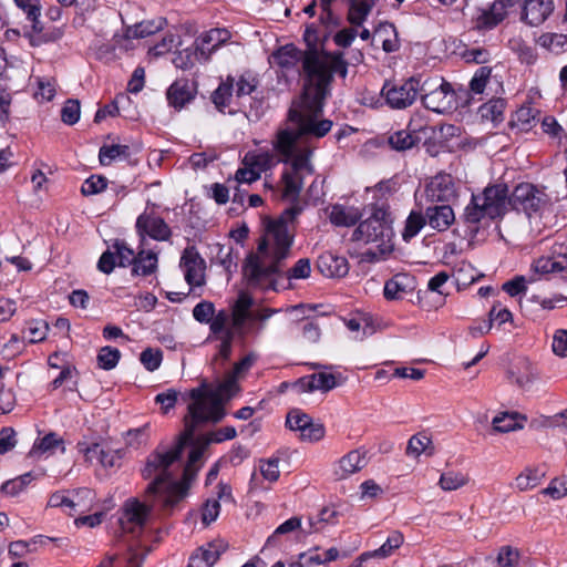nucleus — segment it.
I'll return each mask as SVG.
<instances>
[{
    "label": "nucleus",
    "mask_w": 567,
    "mask_h": 567,
    "mask_svg": "<svg viewBox=\"0 0 567 567\" xmlns=\"http://www.w3.org/2000/svg\"><path fill=\"white\" fill-rule=\"evenodd\" d=\"M275 62L290 69L302 63L305 85L301 96L296 100L288 113L293 128L278 131L274 148L280 161L287 165L282 173L284 197L296 200L303 187V179L315 173L311 163L313 146L310 138L327 135L331 127L330 120H322L323 101L334 73L346 78L348 69L341 54H329L316 50L301 51L287 44L274 53Z\"/></svg>",
    "instance_id": "1"
},
{
    "label": "nucleus",
    "mask_w": 567,
    "mask_h": 567,
    "mask_svg": "<svg viewBox=\"0 0 567 567\" xmlns=\"http://www.w3.org/2000/svg\"><path fill=\"white\" fill-rule=\"evenodd\" d=\"M238 377L229 372L215 390H207L206 385L192 389L188 393L192 403L184 417V431L178 435L171 449L158 447L146 460V475L159 471L166 473L167 468L184 451V445L193 437L196 430L206 423H217L225 416L224 402L239 391Z\"/></svg>",
    "instance_id": "2"
},
{
    "label": "nucleus",
    "mask_w": 567,
    "mask_h": 567,
    "mask_svg": "<svg viewBox=\"0 0 567 567\" xmlns=\"http://www.w3.org/2000/svg\"><path fill=\"white\" fill-rule=\"evenodd\" d=\"M548 203L549 197L544 187L522 183L509 195L507 185L495 184L485 187L480 194L472 195L470 203L464 207L461 219L467 229L475 234L482 225L504 216L509 206L530 217L540 212Z\"/></svg>",
    "instance_id": "3"
},
{
    "label": "nucleus",
    "mask_w": 567,
    "mask_h": 567,
    "mask_svg": "<svg viewBox=\"0 0 567 567\" xmlns=\"http://www.w3.org/2000/svg\"><path fill=\"white\" fill-rule=\"evenodd\" d=\"M237 435L234 426H225L217 431L209 432L205 435L198 436L194 440V436L184 445V447L192 443L188 460L183 470V477L181 482L173 480L174 470L178 467V457L167 468L166 473L155 471L154 473L146 475V465L142 470V475L146 480H153L146 491L145 495L147 501L158 503L163 509L173 508L178 502H181L187 494L190 483L195 480L197 472L203 465L202 457L206 447L210 443H220L225 440L235 439ZM182 456V454L179 455Z\"/></svg>",
    "instance_id": "4"
},
{
    "label": "nucleus",
    "mask_w": 567,
    "mask_h": 567,
    "mask_svg": "<svg viewBox=\"0 0 567 567\" xmlns=\"http://www.w3.org/2000/svg\"><path fill=\"white\" fill-rule=\"evenodd\" d=\"M293 236L284 220L271 221L258 245L256 255H251L245 266L244 275L250 285H260L272 275L282 272L284 262L291 255Z\"/></svg>",
    "instance_id": "5"
},
{
    "label": "nucleus",
    "mask_w": 567,
    "mask_h": 567,
    "mask_svg": "<svg viewBox=\"0 0 567 567\" xmlns=\"http://www.w3.org/2000/svg\"><path fill=\"white\" fill-rule=\"evenodd\" d=\"M392 237L391 221L382 209H375L369 218L359 224L352 234L354 241L373 245L362 252V259L369 262L384 259L393 251Z\"/></svg>",
    "instance_id": "6"
},
{
    "label": "nucleus",
    "mask_w": 567,
    "mask_h": 567,
    "mask_svg": "<svg viewBox=\"0 0 567 567\" xmlns=\"http://www.w3.org/2000/svg\"><path fill=\"white\" fill-rule=\"evenodd\" d=\"M421 101L423 105L436 113H447L456 107L455 92L452 85L443 78H427L420 80Z\"/></svg>",
    "instance_id": "7"
},
{
    "label": "nucleus",
    "mask_w": 567,
    "mask_h": 567,
    "mask_svg": "<svg viewBox=\"0 0 567 567\" xmlns=\"http://www.w3.org/2000/svg\"><path fill=\"white\" fill-rule=\"evenodd\" d=\"M456 197V187L453 177L446 173L433 176L417 197L420 207L426 204H450Z\"/></svg>",
    "instance_id": "8"
},
{
    "label": "nucleus",
    "mask_w": 567,
    "mask_h": 567,
    "mask_svg": "<svg viewBox=\"0 0 567 567\" xmlns=\"http://www.w3.org/2000/svg\"><path fill=\"white\" fill-rule=\"evenodd\" d=\"M390 107L402 110L411 106L420 92V79L410 78L400 84H385L382 90Z\"/></svg>",
    "instance_id": "9"
},
{
    "label": "nucleus",
    "mask_w": 567,
    "mask_h": 567,
    "mask_svg": "<svg viewBox=\"0 0 567 567\" xmlns=\"http://www.w3.org/2000/svg\"><path fill=\"white\" fill-rule=\"evenodd\" d=\"M287 426L295 432H299L301 441L318 442L324 436V426L315 422L310 415L299 409L291 410L286 417Z\"/></svg>",
    "instance_id": "10"
},
{
    "label": "nucleus",
    "mask_w": 567,
    "mask_h": 567,
    "mask_svg": "<svg viewBox=\"0 0 567 567\" xmlns=\"http://www.w3.org/2000/svg\"><path fill=\"white\" fill-rule=\"evenodd\" d=\"M181 267L184 269L185 280L192 287L205 285L206 262L193 246L186 247L181 258Z\"/></svg>",
    "instance_id": "11"
},
{
    "label": "nucleus",
    "mask_w": 567,
    "mask_h": 567,
    "mask_svg": "<svg viewBox=\"0 0 567 567\" xmlns=\"http://www.w3.org/2000/svg\"><path fill=\"white\" fill-rule=\"evenodd\" d=\"M136 229L141 236L147 235L159 241L169 239L172 231L165 220L154 213H143L136 220Z\"/></svg>",
    "instance_id": "12"
},
{
    "label": "nucleus",
    "mask_w": 567,
    "mask_h": 567,
    "mask_svg": "<svg viewBox=\"0 0 567 567\" xmlns=\"http://www.w3.org/2000/svg\"><path fill=\"white\" fill-rule=\"evenodd\" d=\"M197 90L193 82L187 79H178L173 82L166 91L168 105L181 111L196 96Z\"/></svg>",
    "instance_id": "13"
},
{
    "label": "nucleus",
    "mask_w": 567,
    "mask_h": 567,
    "mask_svg": "<svg viewBox=\"0 0 567 567\" xmlns=\"http://www.w3.org/2000/svg\"><path fill=\"white\" fill-rule=\"evenodd\" d=\"M421 208L424 209L430 227L437 231L449 229L455 220L454 210L450 204H426Z\"/></svg>",
    "instance_id": "14"
},
{
    "label": "nucleus",
    "mask_w": 567,
    "mask_h": 567,
    "mask_svg": "<svg viewBox=\"0 0 567 567\" xmlns=\"http://www.w3.org/2000/svg\"><path fill=\"white\" fill-rule=\"evenodd\" d=\"M230 34L226 29H212L200 34L196 41V52L200 59L207 61L213 52H215L221 44L228 41Z\"/></svg>",
    "instance_id": "15"
},
{
    "label": "nucleus",
    "mask_w": 567,
    "mask_h": 567,
    "mask_svg": "<svg viewBox=\"0 0 567 567\" xmlns=\"http://www.w3.org/2000/svg\"><path fill=\"white\" fill-rule=\"evenodd\" d=\"M368 464L364 451L353 450L342 456L333 468V475L337 480H346L360 472Z\"/></svg>",
    "instance_id": "16"
},
{
    "label": "nucleus",
    "mask_w": 567,
    "mask_h": 567,
    "mask_svg": "<svg viewBox=\"0 0 567 567\" xmlns=\"http://www.w3.org/2000/svg\"><path fill=\"white\" fill-rule=\"evenodd\" d=\"M150 512V506L138 502L137 499L126 501L123 508V514L120 518L122 528L124 530L132 532L135 526L142 527L145 524Z\"/></svg>",
    "instance_id": "17"
},
{
    "label": "nucleus",
    "mask_w": 567,
    "mask_h": 567,
    "mask_svg": "<svg viewBox=\"0 0 567 567\" xmlns=\"http://www.w3.org/2000/svg\"><path fill=\"white\" fill-rule=\"evenodd\" d=\"M227 548L228 545L224 540H214L194 553L187 567H213Z\"/></svg>",
    "instance_id": "18"
},
{
    "label": "nucleus",
    "mask_w": 567,
    "mask_h": 567,
    "mask_svg": "<svg viewBox=\"0 0 567 567\" xmlns=\"http://www.w3.org/2000/svg\"><path fill=\"white\" fill-rule=\"evenodd\" d=\"M553 10V0H525L522 18L530 25H539L551 14Z\"/></svg>",
    "instance_id": "19"
},
{
    "label": "nucleus",
    "mask_w": 567,
    "mask_h": 567,
    "mask_svg": "<svg viewBox=\"0 0 567 567\" xmlns=\"http://www.w3.org/2000/svg\"><path fill=\"white\" fill-rule=\"evenodd\" d=\"M318 269L326 277H344L349 271L348 260L331 252L322 254L318 259Z\"/></svg>",
    "instance_id": "20"
},
{
    "label": "nucleus",
    "mask_w": 567,
    "mask_h": 567,
    "mask_svg": "<svg viewBox=\"0 0 567 567\" xmlns=\"http://www.w3.org/2000/svg\"><path fill=\"white\" fill-rule=\"evenodd\" d=\"M166 25V19L156 18L152 20H144L133 25H127L124 30L125 39H144L151 37Z\"/></svg>",
    "instance_id": "21"
},
{
    "label": "nucleus",
    "mask_w": 567,
    "mask_h": 567,
    "mask_svg": "<svg viewBox=\"0 0 567 567\" xmlns=\"http://www.w3.org/2000/svg\"><path fill=\"white\" fill-rule=\"evenodd\" d=\"M503 0L495 1L488 10H483L476 19V28L480 30H489L496 27L506 17V7Z\"/></svg>",
    "instance_id": "22"
},
{
    "label": "nucleus",
    "mask_w": 567,
    "mask_h": 567,
    "mask_svg": "<svg viewBox=\"0 0 567 567\" xmlns=\"http://www.w3.org/2000/svg\"><path fill=\"white\" fill-rule=\"evenodd\" d=\"M302 386L308 391L320 390L328 392L340 384L337 375L327 371L311 374L308 379L301 380Z\"/></svg>",
    "instance_id": "23"
},
{
    "label": "nucleus",
    "mask_w": 567,
    "mask_h": 567,
    "mask_svg": "<svg viewBox=\"0 0 567 567\" xmlns=\"http://www.w3.org/2000/svg\"><path fill=\"white\" fill-rule=\"evenodd\" d=\"M252 306L251 297L246 292H240L238 298L231 305V321L235 329H241L245 321L250 317Z\"/></svg>",
    "instance_id": "24"
},
{
    "label": "nucleus",
    "mask_w": 567,
    "mask_h": 567,
    "mask_svg": "<svg viewBox=\"0 0 567 567\" xmlns=\"http://www.w3.org/2000/svg\"><path fill=\"white\" fill-rule=\"evenodd\" d=\"M361 217L360 210L355 207H346L342 205H334L331 208L329 218L336 226L349 227L354 225Z\"/></svg>",
    "instance_id": "25"
},
{
    "label": "nucleus",
    "mask_w": 567,
    "mask_h": 567,
    "mask_svg": "<svg viewBox=\"0 0 567 567\" xmlns=\"http://www.w3.org/2000/svg\"><path fill=\"white\" fill-rule=\"evenodd\" d=\"M378 0H349L348 21L361 25L370 14Z\"/></svg>",
    "instance_id": "26"
},
{
    "label": "nucleus",
    "mask_w": 567,
    "mask_h": 567,
    "mask_svg": "<svg viewBox=\"0 0 567 567\" xmlns=\"http://www.w3.org/2000/svg\"><path fill=\"white\" fill-rule=\"evenodd\" d=\"M470 475L461 471H447L441 474L439 486L444 492H453L470 483Z\"/></svg>",
    "instance_id": "27"
},
{
    "label": "nucleus",
    "mask_w": 567,
    "mask_h": 567,
    "mask_svg": "<svg viewBox=\"0 0 567 567\" xmlns=\"http://www.w3.org/2000/svg\"><path fill=\"white\" fill-rule=\"evenodd\" d=\"M234 89V78L228 76L212 94V101L218 111L225 112L230 106Z\"/></svg>",
    "instance_id": "28"
},
{
    "label": "nucleus",
    "mask_w": 567,
    "mask_h": 567,
    "mask_svg": "<svg viewBox=\"0 0 567 567\" xmlns=\"http://www.w3.org/2000/svg\"><path fill=\"white\" fill-rule=\"evenodd\" d=\"M157 267V256L153 251H140L133 262V274L148 276Z\"/></svg>",
    "instance_id": "29"
},
{
    "label": "nucleus",
    "mask_w": 567,
    "mask_h": 567,
    "mask_svg": "<svg viewBox=\"0 0 567 567\" xmlns=\"http://www.w3.org/2000/svg\"><path fill=\"white\" fill-rule=\"evenodd\" d=\"M374 37L381 40L382 49L385 52H394L399 49L395 27L392 23H381L377 28Z\"/></svg>",
    "instance_id": "30"
},
{
    "label": "nucleus",
    "mask_w": 567,
    "mask_h": 567,
    "mask_svg": "<svg viewBox=\"0 0 567 567\" xmlns=\"http://www.w3.org/2000/svg\"><path fill=\"white\" fill-rule=\"evenodd\" d=\"M544 476L545 473L540 472L538 468L527 467L516 476V488L520 492L533 489L540 484Z\"/></svg>",
    "instance_id": "31"
},
{
    "label": "nucleus",
    "mask_w": 567,
    "mask_h": 567,
    "mask_svg": "<svg viewBox=\"0 0 567 567\" xmlns=\"http://www.w3.org/2000/svg\"><path fill=\"white\" fill-rule=\"evenodd\" d=\"M338 512L333 507H323L316 517H309V528L305 533H320L326 524H336Z\"/></svg>",
    "instance_id": "32"
},
{
    "label": "nucleus",
    "mask_w": 567,
    "mask_h": 567,
    "mask_svg": "<svg viewBox=\"0 0 567 567\" xmlns=\"http://www.w3.org/2000/svg\"><path fill=\"white\" fill-rule=\"evenodd\" d=\"M243 163L246 166H251L258 174H261L271 167L274 156L268 152H248Z\"/></svg>",
    "instance_id": "33"
},
{
    "label": "nucleus",
    "mask_w": 567,
    "mask_h": 567,
    "mask_svg": "<svg viewBox=\"0 0 567 567\" xmlns=\"http://www.w3.org/2000/svg\"><path fill=\"white\" fill-rule=\"evenodd\" d=\"M404 542V536L399 530H393L386 540L374 550H371L374 558L378 559H384L386 557H390L395 549L400 548Z\"/></svg>",
    "instance_id": "34"
},
{
    "label": "nucleus",
    "mask_w": 567,
    "mask_h": 567,
    "mask_svg": "<svg viewBox=\"0 0 567 567\" xmlns=\"http://www.w3.org/2000/svg\"><path fill=\"white\" fill-rule=\"evenodd\" d=\"M518 417L526 420L525 416H520L518 413H501L492 421L493 430L497 433H508L522 429L523 425L516 423V419Z\"/></svg>",
    "instance_id": "35"
},
{
    "label": "nucleus",
    "mask_w": 567,
    "mask_h": 567,
    "mask_svg": "<svg viewBox=\"0 0 567 567\" xmlns=\"http://www.w3.org/2000/svg\"><path fill=\"white\" fill-rule=\"evenodd\" d=\"M426 223L425 214L422 212H411L406 218L405 226L402 231V238L409 243L420 233Z\"/></svg>",
    "instance_id": "36"
},
{
    "label": "nucleus",
    "mask_w": 567,
    "mask_h": 567,
    "mask_svg": "<svg viewBox=\"0 0 567 567\" xmlns=\"http://www.w3.org/2000/svg\"><path fill=\"white\" fill-rule=\"evenodd\" d=\"M433 446L431 439L424 434L419 433L413 435L408 443L406 453L412 456H420L422 453H426L427 455L433 454Z\"/></svg>",
    "instance_id": "37"
},
{
    "label": "nucleus",
    "mask_w": 567,
    "mask_h": 567,
    "mask_svg": "<svg viewBox=\"0 0 567 567\" xmlns=\"http://www.w3.org/2000/svg\"><path fill=\"white\" fill-rule=\"evenodd\" d=\"M536 123L535 111L530 106H522L512 117V127L522 132L529 131Z\"/></svg>",
    "instance_id": "38"
},
{
    "label": "nucleus",
    "mask_w": 567,
    "mask_h": 567,
    "mask_svg": "<svg viewBox=\"0 0 567 567\" xmlns=\"http://www.w3.org/2000/svg\"><path fill=\"white\" fill-rule=\"evenodd\" d=\"M409 278L404 275H396L385 282L384 297L386 299H400L408 292Z\"/></svg>",
    "instance_id": "39"
},
{
    "label": "nucleus",
    "mask_w": 567,
    "mask_h": 567,
    "mask_svg": "<svg viewBox=\"0 0 567 567\" xmlns=\"http://www.w3.org/2000/svg\"><path fill=\"white\" fill-rule=\"evenodd\" d=\"M49 324L44 320H30L23 330V339L29 343L41 342L47 338Z\"/></svg>",
    "instance_id": "40"
},
{
    "label": "nucleus",
    "mask_w": 567,
    "mask_h": 567,
    "mask_svg": "<svg viewBox=\"0 0 567 567\" xmlns=\"http://www.w3.org/2000/svg\"><path fill=\"white\" fill-rule=\"evenodd\" d=\"M92 452H99V463L105 468L118 467L121 465L122 452L120 450H112L94 443Z\"/></svg>",
    "instance_id": "41"
},
{
    "label": "nucleus",
    "mask_w": 567,
    "mask_h": 567,
    "mask_svg": "<svg viewBox=\"0 0 567 567\" xmlns=\"http://www.w3.org/2000/svg\"><path fill=\"white\" fill-rule=\"evenodd\" d=\"M497 567H525L520 553L512 546H503L497 555Z\"/></svg>",
    "instance_id": "42"
},
{
    "label": "nucleus",
    "mask_w": 567,
    "mask_h": 567,
    "mask_svg": "<svg viewBox=\"0 0 567 567\" xmlns=\"http://www.w3.org/2000/svg\"><path fill=\"white\" fill-rule=\"evenodd\" d=\"M130 155V147L127 145H104L100 148L99 158L102 165H110L114 159L120 157H127Z\"/></svg>",
    "instance_id": "43"
},
{
    "label": "nucleus",
    "mask_w": 567,
    "mask_h": 567,
    "mask_svg": "<svg viewBox=\"0 0 567 567\" xmlns=\"http://www.w3.org/2000/svg\"><path fill=\"white\" fill-rule=\"evenodd\" d=\"M533 269L540 275L556 274L565 269V260L551 257H540L533 264Z\"/></svg>",
    "instance_id": "44"
},
{
    "label": "nucleus",
    "mask_w": 567,
    "mask_h": 567,
    "mask_svg": "<svg viewBox=\"0 0 567 567\" xmlns=\"http://www.w3.org/2000/svg\"><path fill=\"white\" fill-rule=\"evenodd\" d=\"M540 44L558 54L567 50V35L560 33H546L539 38Z\"/></svg>",
    "instance_id": "45"
},
{
    "label": "nucleus",
    "mask_w": 567,
    "mask_h": 567,
    "mask_svg": "<svg viewBox=\"0 0 567 567\" xmlns=\"http://www.w3.org/2000/svg\"><path fill=\"white\" fill-rule=\"evenodd\" d=\"M56 447H61V451L64 452L63 441L58 437L55 433H49L42 439L35 441L31 450V454L51 452Z\"/></svg>",
    "instance_id": "46"
},
{
    "label": "nucleus",
    "mask_w": 567,
    "mask_h": 567,
    "mask_svg": "<svg viewBox=\"0 0 567 567\" xmlns=\"http://www.w3.org/2000/svg\"><path fill=\"white\" fill-rule=\"evenodd\" d=\"M505 109V101L502 99L491 100L481 106V115L485 120L497 122L502 120L503 112Z\"/></svg>",
    "instance_id": "47"
},
{
    "label": "nucleus",
    "mask_w": 567,
    "mask_h": 567,
    "mask_svg": "<svg viewBox=\"0 0 567 567\" xmlns=\"http://www.w3.org/2000/svg\"><path fill=\"white\" fill-rule=\"evenodd\" d=\"M492 69L488 66H480L474 73L471 82L470 90L473 94H483L485 87L491 79Z\"/></svg>",
    "instance_id": "48"
},
{
    "label": "nucleus",
    "mask_w": 567,
    "mask_h": 567,
    "mask_svg": "<svg viewBox=\"0 0 567 567\" xmlns=\"http://www.w3.org/2000/svg\"><path fill=\"white\" fill-rule=\"evenodd\" d=\"M279 457H270L268 460L259 461V471L264 477V480L274 483L277 482L280 476L279 471Z\"/></svg>",
    "instance_id": "49"
},
{
    "label": "nucleus",
    "mask_w": 567,
    "mask_h": 567,
    "mask_svg": "<svg viewBox=\"0 0 567 567\" xmlns=\"http://www.w3.org/2000/svg\"><path fill=\"white\" fill-rule=\"evenodd\" d=\"M150 424H144L141 427L128 430L125 433V442L127 446L138 449L147 443Z\"/></svg>",
    "instance_id": "50"
},
{
    "label": "nucleus",
    "mask_w": 567,
    "mask_h": 567,
    "mask_svg": "<svg viewBox=\"0 0 567 567\" xmlns=\"http://www.w3.org/2000/svg\"><path fill=\"white\" fill-rule=\"evenodd\" d=\"M543 495L549 496L553 499H560L567 495V476L563 475L551 480L549 485L542 489Z\"/></svg>",
    "instance_id": "51"
},
{
    "label": "nucleus",
    "mask_w": 567,
    "mask_h": 567,
    "mask_svg": "<svg viewBox=\"0 0 567 567\" xmlns=\"http://www.w3.org/2000/svg\"><path fill=\"white\" fill-rule=\"evenodd\" d=\"M416 138L406 131H398L389 137V144L395 151H406L414 146Z\"/></svg>",
    "instance_id": "52"
},
{
    "label": "nucleus",
    "mask_w": 567,
    "mask_h": 567,
    "mask_svg": "<svg viewBox=\"0 0 567 567\" xmlns=\"http://www.w3.org/2000/svg\"><path fill=\"white\" fill-rule=\"evenodd\" d=\"M121 358V352L111 347H103L97 354V362L100 368L111 370L116 367Z\"/></svg>",
    "instance_id": "53"
},
{
    "label": "nucleus",
    "mask_w": 567,
    "mask_h": 567,
    "mask_svg": "<svg viewBox=\"0 0 567 567\" xmlns=\"http://www.w3.org/2000/svg\"><path fill=\"white\" fill-rule=\"evenodd\" d=\"M17 7L27 13V18L32 22V27L35 30L39 23V17L41 14V7L39 0H13Z\"/></svg>",
    "instance_id": "54"
},
{
    "label": "nucleus",
    "mask_w": 567,
    "mask_h": 567,
    "mask_svg": "<svg viewBox=\"0 0 567 567\" xmlns=\"http://www.w3.org/2000/svg\"><path fill=\"white\" fill-rule=\"evenodd\" d=\"M112 248L116 254L117 265L120 267H127L130 265H133L136 256L134 251L130 247H127V245L124 241H115Z\"/></svg>",
    "instance_id": "55"
},
{
    "label": "nucleus",
    "mask_w": 567,
    "mask_h": 567,
    "mask_svg": "<svg viewBox=\"0 0 567 567\" xmlns=\"http://www.w3.org/2000/svg\"><path fill=\"white\" fill-rule=\"evenodd\" d=\"M80 102L78 100H68L62 107L61 118L64 124L73 125L80 118Z\"/></svg>",
    "instance_id": "56"
},
{
    "label": "nucleus",
    "mask_w": 567,
    "mask_h": 567,
    "mask_svg": "<svg viewBox=\"0 0 567 567\" xmlns=\"http://www.w3.org/2000/svg\"><path fill=\"white\" fill-rule=\"evenodd\" d=\"M179 394L176 389H167L155 396V402L161 405L162 412L166 414L175 406Z\"/></svg>",
    "instance_id": "57"
},
{
    "label": "nucleus",
    "mask_w": 567,
    "mask_h": 567,
    "mask_svg": "<svg viewBox=\"0 0 567 567\" xmlns=\"http://www.w3.org/2000/svg\"><path fill=\"white\" fill-rule=\"evenodd\" d=\"M215 315V306L212 301H200L193 309V317L200 323H208Z\"/></svg>",
    "instance_id": "58"
},
{
    "label": "nucleus",
    "mask_w": 567,
    "mask_h": 567,
    "mask_svg": "<svg viewBox=\"0 0 567 567\" xmlns=\"http://www.w3.org/2000/svg\"><path fill=\"white\" fill-rule=\"evenodd\" d=\"M230 315L226 310H220L213 316V319L208 322L209 329L215 336H226V331L230 330L227 328Z\"/></svg>",
    "instance_id": "59"
},
{
    "label": "nucleus",
    "mask_w": 567,
    "mask_h": 567,
    "mask_svg": "<svg viewBox=\"0 0 567 567\" xmlns=\"http://www.w3.org/2000/svg\"><path fill=\"white\" fill-rule=\"evenodd\" d=\"M107 186V181L103 176H91L83 183L81 192L85 196L95 195L104 190Z\"/></svg>",
    "instance_id": "60"
},
{
    "label": "nucleus",
    "mask_w": 567,
    "mask_h": 567,
    "mask_svg": "<svg viewBox=\"0 0 567 567\" xmlns=\"http://www.w3.org/2000/svg\"><path fill=\"white\" fill-rule=\"evenodd\" d=\"M141 362L148 371H155L162 362V351L159 349L147 348L141 353Z\"/></svg>",
    "instance_id": "61"
},
{
    "label": "nucleus",
    "mask_w": 567,
    "mask_h": 567,
    "mask_svg": "<svg viewBox=\"0 0 567 567\" xmlns=\"http://www.w3.org/2000/svg\"><path fill=\"white\" fill-rule=\"evenodd\" d=\"M311 265L308 258L299 259L293 267L286 271L288 279H306L310 276Z\"/></svg>",
    "instance_id": "62"
},
{
    "label": "nucleus",
    "mask_w": 567,
    "mask_h": 567,
    "mask_svg": "<svg viewBox=\"0 0 567 567\" xmlns=\"http://www.w3.org/2000/svg\"><path fill=\"white\" fill-rule=\"evenodd\" d=\"M513 320L512 312L506 308L502 307L499 302L493 305L488 311V322L493 326L496 322L498 326L511 322Z\"/></svg>",
    "instance_id": "63"
},
{
    "label": "nucleus",
    "mask_w": 567,
    "mask_h": 567,
    "mask_svg": "<svg viewBox=\"0 0 567 567\" xmlns=\"http://www.w3.org/2000/svg\"><path fill=\"white\" fill-rule=\"evenodd\" d=\"M551 350L557 357L567 358V330L558 329L555 331Z\"/></svg>",
    "instance_id": "64"
}]
</instances>
